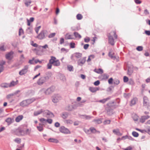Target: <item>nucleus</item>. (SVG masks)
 <instances>
[{"mask_svg":"<svg viewBox=\"0 0 150 150\" xmlns=\"http://www.w3.org/2000/svg\"><path fill=\"white\" fill-rule=\"evenodd\" d=\"M40 121L42 123H44L45 122H47L50 124L52 123V120L51 119H48L46 120L44 118H41L40 119Z\"/></svg>","mask_w":150,"mask_h":150,"instance_id":"nucleus-18","label":"nucleus"},{"mask_svg":"<svg viewBox=\"0 0 150 150\" xmlns=\"http://www.w3.org/2000/svg\"><path fill=\"white\" fill-rule=\"evenodd\" d=\"M82 53L79 52H76L71 55V59L72 60H74V57H75L77 59H79L82 57Z\"/></svg>","mask_w":150,"mask_h":150,"instance_id":"nucleus-13","label":"nucleus"},{"mask_svg":"<svg viewBox=\"0 0 150 150\" xmlns=\"http://www.w3.org/2000/svg\"><path fill=\"white\" fill-rule=\"evenodd\" d=\"M48 141L50 142H54L55 143H57L59 142V141L58 140L54 138L49 139H48Z\"/></svg>","mask_w":150,"mask_h":150,"instance_id":"nucleus-30","label":"nucleus"},{"mask_svg":"<svg viewBox=\"0 0 150 150\" xmlns=\"http://www.w3.org/2000/svg\"><path fill=\"white\" fill-rule=\"evenodd\" d=\"M23 118V115H19L16 118L15 120L16 122H18L21 121Z\"/></svg>","mask_w":150,"mask_h":150,"instance_id":"nucleus-22","label":"nucleus"},{"mask_svg":"<svg viewBox=\"0 0 150 150\" xmlns=\"http://www.w3.org/2000/svg\"><path fill=\"white\" fill-rule=\"evenodd\" d=\"M0 50L1 51H4L6 50L4 45H2L0 47Z\"/></svg>","mask_w":150,"mask_h":150,"instance_id":"nucleus-56","label":"nucleus"},{"mask_svg":"<svg viewBox=\"0 0 150 150\" xmlns=\"http://www.w3.org/2000/svg\"><path fill=\"white\" fill-rule=\"evenodd\" d=\"M74 35L75 38H78L80 39L81 38V35L77 32H74Z\"/></svg>","mask_w":150,"mask_h":150,"instance_id":"nucleus-33","label":"nucleus"},{"mask_svg":"<svg viewBox=\"0 0 150 150\" xmlns=\"http://www.w3.org/2000/svg\"><path fill=\"white\" fill-rule=\"evenodd\" d=\"M27 31L29 33H31L32 31L31 28L30 27H28L27 29Z\"/></svg>","mask_w":150,"mask_h":150,"instance_id":"nucleus-63","label":"nucleus"},{"mask_svg":"<svg viewBox=\"0 0 150 150\" xmlns=\"http://www.w3.org/2000/svg\"><path fill=\"white\" fill-rule=\"evenodd\" d=\"M81 116L82 117V118L83 119L85 118L86 120L90 119L92 117H93L91 116L90 115H82Z\"/></svg>","mask_w":150,"mask_h":150,"instance_id":"nucleus-29","label":"nucleus"},{"mask_svg":"<svg viewBox=\"0 0 150 150\" xmlns=\"http://www.w3.org/2000/svg\"><path fill=\"white\" fill-rule=\"evenodd\" d=\"M41 26H39L35 28V31L36 33L37 34L38 33V31H39L40 28H41Z\"/></svg>","mask_w":150,"mask_h":150,"instance_id":"nucleus-54","label":"nucleus"},{"mask_svg":"<svg viewBox=\"0 0 150 150\" xmlns=\"http://www.w3.org/2000/svg\"><path fill=\"white\" fill-rule=\"evenodd\" d=\"M56 35V33H51L48 35V38H51L54 37Z\"/></svg>","mask_w":150,"mask_h":150,"instance_id":"nucleus-46","label":"nucleus"},{"mask_svg":"<svg viewBox=\"0 0 150 150\" xmlns=\"http://www.w3.org/2000/svg\"><path fill=\"white\" fill-rule=\"evenodd\" d=\"M113 82V79L112 78H111L108 80V82L109 84H112Z\"/></svg>","mask_w":150,"mask_h":150,"instance_id":"nucleus-53","label":"nucleus"},{"mask_svg":"<svg viewBox=\"0 0 150 150\" xmlns=\"http://www.w3.org/2000/svg\"><path fill=\"white\" fill-rule=\"evenodd\" d=\"M81 14L79 13L76 16V19L78 20H80L83 18Z\"/></svg>","mask_w":150,"mask_h":150,"instance_id":"nucleus-39","label":"nucleus"},{"mask_svg":"<svg viewBox=\"0 0 150 150\" xmlns=\"http://www.w3.org/2000/svg\"><path fill=\"white\" fill-rule=\"evenodd\" d=\"M43 116L47 117H53L54 115L52 113L48 110H44L43 112Z\"/></svg>","mask_w":150,"mask_h":150,"instance_id":"nucleus-9","label":"nucleus"},{"mask_svg":"<svg viewBox=\"0 0 150 150\" xmlns=\"http://www.w3.org/2000/svg\"><path fill=\"white\" fill-rule=\"evenodd\" d=\"M55 90V87L54 86H51L48 88L46 90L44 88L42 89L40 91L39 94H41L44 93L45 95H48L53 92Z\"/></svg>","mask_w":150,"mask_h":150,"instance_id":"nucleus-2","label":"nucleus"},{"mask_svg":"<svg viewBox=\"0 0 150 150\" xmlns=\"http://www.w3.org/2000/svg\"><path fill=\"white\" fill-rule=\"evenodd\" d=\"M29 68V66L26 65L19 72V74L21 76L25 74L28 72Z\"/></svg>","mask_w":150,"mask_h":150,"instance_id":"nucleus-7","label":"nucleus"},{"mask_svg":"<svg viewBox=\"0 0 150 150\" xmlns=\"http://www.w3.org/2000/svg\"><path fill=\"white\" fill-rule=\"evenodd\" d=\"M84 41L85 42L88 43L90 41V39L89 37H87L84 39Z\"/></svg>","mask_w":150,"mask_h":150,"instance_id":"nucleus-45","label":"nucleus"},{"mask_svg":"<svg viewBox=\"0 0 150 150\" xmlns=\"http://www.w3.org/2000/svg\"><path fill=\"white\" fill-rule=\"evenodd\" d=\"M59 130L60 132L64 134H67L71 133L69 129L64 126H61L59 128Z\"/></svg>","mask_w":150,"mask_h":150,"instance_id":"nucleus-8","label":"nucleus"},{"mask_svg":"<svg viewBox=\"0 0 150 150\" xmlns=\"http://www.w3.org/2000/svg\"><path fill=\"white\" fill-rule=\"evenodd\" d=\"M47 78H48L47 77H41L37 81V84L39 85H42L46 82V80Z\"/></svg>","mask_w":150,"mask_h":150,"instance_id":"nucleus-12","label":"nucleus"},{"mask_svg":"<svg viewBox=\"0 0 150 150\" xmlns=\"http://www.w3.org/2000/svg\"><path fill=\"white\" fill-rule=\"evenodd\" d=\"M112 132L114 134L119 136H120L122 134L118 128L114 129L112 130Z\"/></svg>","mask_w":150,"mask_h":150,"instance_id":"nucleus-16","label":"nucleus"},{"mask_svg":"<svg viewBox=\"0 0 150 150\" xmlns=\"http://www.w3.org/2000/svg\"><path fill=\"white\" fill-rule=\"evenodd\" d=\"M5 121L8 125H9L13 122V119L11 118L8 117L6 119Z\"/></svg>","mask_w":150,"mask_h":150,"instance_id":"nucleus-26","label":"nucleus"},{"mask_svg":"<svg viewBox=\"0 0 150 150\" xmlns=\"http://www.w3.org/2000/svg\"><path fill=\"white\" fill-rule=\"evenodd\" d=\"M111 98L110 97H108L106 98L100 100L98 101V102L102 103H105L106 101L109 100Z\"/></svg>","mask_w":150,"mask_h":150,"instance_id":"nucleus-23","label":"nucleus"},{"mask_svg":"<svg viewBox=\"0 0 150 150\" xmlns=\"http://www.w3.org/2000/svg\"><path fill=\"white\" fill-rule=\"evenodd\" d=\"M14 52L12 51L8 52L5 55V57L6 59L9 60H11L13 58Z\"/></svg>","mask_w":150,"mask_h":150,"instance_id":"nucleus-11","label":"nucleus"},{"mask_svg":"<svg viewBox=\"0 0 150 150\" xmlns=\"http://www.w3.org/2000/svg\"><path fill=\"white\" fill-rule=\"evenodd\" d=\"M113 54L114 53L112 54L110 52L109 53L108 55L111 58L115 59H116V57L114 56Z\"/></svg>","mask_w":150,"mask_h":150,"instance_id":"nucleus-40","label":"nucleus"},{"mask_svg":"<svg viewBox=\"0 0 150 150\" xmlns=\"http://www.w3.org/2000/svg\"><path fill=\"white\" fill-rule=\"evenodd\" d=\"M143 104L144 106H147V107L149 106V100L146 96H144L143 97Z\"/></svg>","mask_w":150,"mask_h":150,"instance_id":"nucleus-14","label":"nucleus"},{"mask_svg":"<svg viewBox=\"0 0 150 150\" xmlns=\"http://www.w3.org/2000/svg\"><path fill=\"white\" fill-rule=\"evenodd\" d=\"M51 61L50 59L49 63L47 64V68L48 69H51L52 67V64L51 63Z\"/></svg>","mask_w":150,"mask_h":150,"instance_id":"nucleus-35","label":"nucleus"},{"mask_svg":"<svg viewBox=\"0 0 150 150\" xmlns=\"http://www.w3.org/2000/svg\"><path fill=\"white\" fill-rule=\"evenodd\" d=\"M110 120H106L104 121L103 123L104 125L109 124L110 123Z\"/></svg>","mask_w":150,"mask_h":150,"instance_id":"nucleus-49","label":"nucleus"},{"mask_svg":"<svg viewBox=\"0 0 150 150\" xmlns=\"http://www.w3.org/2000/svg\"><path fill=\"white\" fill-rule=\"evenodd\" d=\"M1 86L3 88H8L9 87V84L7 83H2L1 84Z\"/></svg>","mask_w":150,"mask_h":150,"instance_id":"nucleus-38","label":"nucleus"},{"mask_svg":"<svg viewBox=\"0 0 150 150\" xmlns=\"http://www.w3.org/2000/svg\"><path fill=\"white\" fill-rule=\"evenodd\" d=\"M43 112L42 109H41L38 111L35 112L34 113V115L35 116H37L39 115L40 114Z\"/></svg>","mask_w":150,"mask_h":150,"instance_id":"nucleus-32","label":"nucleus"},{"mask_svg":"<svg viewBox=\"0 0 150 150\" xmlns=\"http://www.w3.org/2000/svg\"><path fill=\"white\" fill-rule=\"evenodd\" d=\"M132 135L135 137H137L139 136V134L135 131H133L132 132Z\"/></svg>","mask_w":150,"mask_h":150,"instance_id":"nucleus-42","label":"nucleus"},{"mask_svg":"<svg viewBox=\"0 0 150 150\" xmlns=\"http://www.w3.org/2000/svg\"><path fill=\"white\" fill-rule=\"evenodd\" d=\"M133 72V70L130 67H128L127 71V74L128 75H131Z\"/></svg>","mask_w":150,"mask_h":150,"instance_id":"nucleus-36","label":"nucleus"},{"mask_svg":"<svg viewBox=\"0 0 150 150\" xmlns=\"http://www.w3.org/2000/svg\"><path fill=\"white\" fill-rule=\"evenodd\" d=\"M23 33V30L22 28H20L19 30V35H21Z\"/></svg>","mask_w":150,"mask_h":150,"instance_id":"nucleus-58","label":"nucleus"},{"mask_svg":"<svg viewBox=\"0 0 150 150\" xmlns=\"http://www.w3.org/2000/svg\"><path fill=\"white\" fill-rule=\"evenodd\" d=\"M114 101H111L107 104V105L109 107H111L113 106L112 104H114ZM106 110L107 111L108 114L110 115L112 114V110L110 107L106 108Z\"/></svg>","mask_w":150,"mask_h":150,"instance_id":"nucleus-6","label":"nucleus"},{"mask_svg":"<svg viewBox=\"0 0 150 150\" xmlns=\"http://www.w3.org/2000/svg\"><path fill=\"white\" fill-rule=\"evenodd\" d=\"M61 116L63 119H65L68 117V113L67 112H64L62 113Z\"/></svg>","mask_w":150,"mask_h":150,"instance_id":"nucleus-25","label":"nucleus"},{"mask_svg":"<svg viewBox=\"0 0 150 150\" xmlns=\"http://www.w3.org/2000/svg\"><path fill=\"white\" fill-rule=\"evenodd\" d=\"M48 47V45L47 44H45V45H44L43 46H39V48L40 49H41V48L46 49V48Z\"/></svg>","mask_w":150,"mask_h":150,"instance_id":"nucleus-52","label":"nucleus"},{"mask_svg":"<svg viewBox=\"0 0 150 150\" xmlns=\"http://www.w3.org/2000/svg\"><path fill=\"white\" fill-rule=\"evenodd\" d=\"M24 1L25 6L27 7L29 6L32 2L30 0H25Z\"/></svg>","mask_w":150,"mask_h":150,"instance_id":"nucleus-31","label":"nucleus"},{"mask_svg":"<svg viewBox=\"0 0 150 150\" xmlns=\"http://www.w3.org/2000/svg\"><path fill=\"white\" fill-rule=\"evenodd\" d=\"M66 122L67 124H71L73 123V121L70 120H66Z\"/></svg>","mask_w":150,"mask_h":150,"instance_id":"nucleus-57","label":"nucleus"},{"mask_svg":"<svg viewBox=\"0 0 150 150\" xmlns=\"http://www.w3.org/2000/svg\"><path fill=\"white\" fill-rule=\"evenodd\" d=\"M52 65L54 66H59L60 65V62L58 59H57L54 56H51L50 59Z\"/></svg>","mask_w":150,"mask_h":150,"instance_id":"nucleus-4","label":"nucleus"},{"mask_svg":"<svg viewBox=\"0 0 150 150\" xmlns=\"http://www.w3.org/2000/svg\"><path fill=\"white\" fill-rule=\"evenodd\" d=\"M35 100V99L34 98L25 100L21 102L20 103V105L23 107L27 106Z\"/></svg>","mask_w":150,"mask_h":150,"instance_id":"nucleus-3","label":"nucleus"},{"mask_svg":"<svg viewBox=\"0 0 150 150\" xmlns=\"http://www.w3.org/2000/svg\"><path fill=\"white\" fill-rule=\"evenodd\" d=\"M113 83L116 85H118L120 83V81L118 79H115L113 81Z\"/></svg>","mask_w":150,"mask_h":150,"instance_id":"nucleus-51","label":"nucleus"},{"mask_svg":"<svg viewBox=\"0 0 150 150\" xmlns=\"http://www.w3.org/2000/svg\"><path fill=\"white\" fill-rule=\"evenodd\" d=\"M47 31L45 30H42L37 36V38L39 39H43L45 38V35Z\"/></svg>","mask_w":150,"mask_h":150,"instance_id":"nucleus-10","label":"nucleus"},{"mask_svg":"<svg viewBox=\"0 0 150 150\" xmlns=\"http://www.w3.org/2000/svg\"><path fill=\"white\" fill-rule=\"evenodd\" d=\"M100 83V82L99 80H97L94 82V84L96 86L98 85Z\"/></svg>","mask_w":150,"mask_h":150,"instance_id":"nucleus-59","label":"nucleus"},{"mask_svg":"<svg viewBox=\"0 0 150 150\" xmlns=\"http://www.w3.org/2000/svg\"><path fill=\"white\" fill-rule=\"evenodd\" d=\"M102 78L103 79L106 80L109 77V76L106 74H103L102 76Z\"/></svg>","mask_w":150,"mask_h":150,"instance_id":"nucleus-41","label":"nucleus"},{"mask_svg":"<svg viewBox=\"0 0 150 150\" xmlns=\"http://www.w3.org/2000/svg\"><path fill=\"white\" fill-rule=\"evenodd\" d=\"M150 117V116L148 115L142 116L140 119V122L141 123H143L146 120L149 119Z\"/></svg>","mask_w":150,"mask_h":150,"instance_id":"nucleus-17","label":"nucleus"},{"mask_svg":"<svg viewBox=\"0 0 150 150\" xmlns=\"http://www.w3.org/2000/svg\"><path fill=\"white\" fill-rule=\"evenodd\" d=\"M137 101V98L136 97L134 98L130 101L131 105H135Z\"/></svg>","mask_w":150,"mask_h":150,"instance_id":"nucleus-24","label":"nucleus"},{"mask_svg":"<svg viewBox=\"0 0 150 150\" xmlns=\"http://www.w3.org/2000/svg\"><path fill=\"white\" fill-rule=\"evenodd\" d=\"M86 61V57L82 58L81 59H79L77 61V64L79 65L82 66Z\"/></svg>","mask_w":150,"mask_h":150,"instance_id":"nucleus-15","label":"nucleus"},{"mask_svg":"<svg viewBox=\"0 0 150 150\" xmlns=\"http://www.w3.org/2000/svg\"><path fill=\"white\" fill-rule=\"evenodd\" d=\"M89 90L92 93H94L99 90V88L98 87H90L89 88Z\"/></svg>","mask_w":150,"mask_h":150,"instance_id":"nucleus-19","label":"nucleus"},{"mask_svg":"<svg viewBox=\"0 0 150 150\" xmlns=\"http://www.w3.org/2000/svg\"><path fill=\"white\" fill-rule=\"evenodd\" d=\"M73 109V107L71 105H68L66 107V109L69 111H71Z\"/></svg>","mask_w":150,"mask_h":150,"instance_id":"nucleus-28","label":"nucleus"},{"mask_svg":"<svg viewBox=\"0 0 150 150\" xmlns=\"http://www.w3.org/2000/svg\"><path fill=\"white\" fill-rule=\"evenodd\" d=\"M93 122H96V124H100L102 123V121L100 119H94L93 120Z\"/></svg>","mask_w":150,"mask_h":150,"instance_id":"nucleus-37","label":"nucleus"},{"mask_svg":"<svg viewBox=\"0 0 150 150\" xmlns=\"http://www.w3.org/2000/svg\"><path fill=\"white\" fill-rule=\"evenodd\" d=\"M136 49L138 51H142L143 49V47L142 46H139L136 48Z\"/></svg>","mask_w":150,"mask_h":150,"instance_id":"nucleus-50","label":"nucleus"},{"mask_svg":"<svg viewBox=\"0 0 150 150\" xmlns=\"http://www.w3.org/2000/svg\"><path fill=\"white\" fill-rule=\"evenodd\" d=\"M70 46L71 48H74L75 47V43L74 42L70 43Z\"/></svg>","mask_w":150,"mask_h":150,"instance_id":"nucleus-48","label":"nucleus"},{"mask_svg":"<svg viewBox=\"0 0 150 150\" xmlns=\"http://www.w3.org/2000/svg\"><path fill=\"white\" fill-rule=\"evenodd\" d=\"M18 83V81L17 80L16 81H12L10 83V84H9V87H11V86H14L15 85H16Z\"/></svg>","mask_w":150,"mask_h":150,"instance_id":"nucleus-34","label":"nucleus"},{"mask_svg":"<svg viewBox=\"0 0 150 150\" xmlns=\"http://www.w3.org/2000/svg\"><path fill=\"white\" fill-rule=\"evenodd\" d=\"M90 131L91 133L95 134L96 133H100V132L99 131L97 130L95 128L93 127H91L90 128Z\"/></svg>","mask_w":150,"mask_h":150,"instance_id":"nucleus-21","label":"nucleus"},{"mask_svg":"<svg viewBox=\"0 0 150 150\" xmlns=\"http://www.w3.org/2000/svg\"><path fill=\"white\" fill-rule=\"evenodd\" d=\"M89 45L88 44H86L84 45L83 48L85 50L87 49L89 47Z\"/></svg>","mask_w":150,"mask_h":150,"instance_id":"nucleus-62","label":"nucleus"},{"mask_svg":"<svg viewBox=\"0 0 150 150\" xmlns=\"http://www.w3.org/2000/svg\"><path fill=\"white\" fill-rule=\"evenodd\" d=\"M52 101L55 103L58 102L59 100L62 99L61 96L58 94H54L52 97Z\"/></svg>","mask_w":150,"mask_h":150,"instance_id":"nucleus-5","label":"nucleus"},{"mask_svg":"<svg viewBox=\"0 0 150 150\" xmlns=\"http://www.w3.org/2000/svg\"><path fill=\"white\" fill-rule=\"evenodd\" d=\"M14 141L15 142L19 144L21 143V140L20 139L17 138L15 139Z\"/></svg>","mask_w":150,"mask_h":150,"instance_id":"nucleus-47","label":"nucleus"},{"mask_svg":"<svg viewBox=\"0 0 150 150\" xmlns=\"http://www.w3.org/2000/svg\"><path fill=\"white\" fill-rule=\"evenodd\" d=\"M144 13L145 14V15H147L149 14V12L147 9H146L144 11Z\"/></svg>","mask_w":150,"mask_h":150,"instance_id":"nucleus-61","label":"nucleus"},{"mask_svg":"<svg viewBox=\"0 0 150 150\" xmlns=\"http://www.w3.org/2000/svg\"><path fill=\"white\" fill-rule=\"evenodd\" d=\"M146 133H148L150 135V127L147 128L146 129Z\"/></svg>","mask_w":150,"mask_h":150,"instance_id":"nucleus-64","label":"nucleus"},{"mask_svg":"<svg viewBox=\"0 0 150 150\" xmlns=\"http://www.w3.org/2000/svg\"><path fill=\"white\" fill-rule=\"evenodd\" d=\"M65 39L66 40L74 39L73 35L69 34L68 33L65 35Z\"/></svg>","mask_w":150,"mask_h":150,"instance_id":"nucleus-20","label":"nucleus"},{"mask_svg":"<svg viewBox=\"0 0 150 150\" xmlns=\"http://www.w3.org/2000/svg\"><path fill=\"white\" fill-rule=\"evenodd\" d=\"M132 148L131 146H129L124 149V150H132Z\"/></svg>","mask_w":150,"mask_h":150,"instance_id":"nucleus-60","label":"nucleus"},{"mask_svg":"<svg viewBox=\"0 0 150 150\" xmlns=\"http://www.w3.org/2000/svg\"><path fill=\"white\" fill-rule=\"evenodd\" d=\"M93 71L98 74H102L103 72V71L101 69H95Z\"/></svg>","mask_w":150,"mask_h":150,"instance_id":"nucleus-27","label":"nucleus"},{"mask_svg":"<svg viewBox=\"0 0 150 150\" xmlns=\"http://www.w3.org/2000/svg\"><path fill=\"white\" fill-rule=\"evenodd\" d=\"M67 69L69 71H73V67L71 65L68 66Z\"/></svg>","mask_w":150,"mask_h":150,"instance_id":"nucleus-43","label":"nucleus"},{"mask_svg":"<svg viewBox=\"0 0 150 150\" xmlns=\"http://www.w3.org/2000/svg\"><path fill=\"white\" fill-rule=\"evenodd\" d=\"M128 78L126 76H124L123 77V81L124 82H127L128 81Z\"/></svg>","mask_w":150,"mask_h":150,"instance_id":"nucleus-55","label":"nucleus"},{"mask_svg":"<svg viewBox=\"0 0 150 150\" xmlns=\"http://www.w3.org/2000/svg\"><path fill=\"white\" fill-rule=\"evenodd\" d=\"M37 127L38 130L40 132H42L43 130V127L37 126Z\"/></svg>","mask_w":150,"mask_h":150,"instance_id":"nucleus-44","label":"nucleus"},{"mask_svg":"<svg viewBox=\"0 0 150 150\" xmlns=\"http://www.w3.org/2000/svg\"><path fill=\"white\" fill-rule=\"evenodd\" d=\"M113 34L115 39H117V36L116 34V32L115 30L111 32L108 35V42L112 45H113L115 44L114 39L112 36Z\"/></svg>","mask_w":150,"mask_h":150,"instance_id":"nucleus-1","label":"nucleus"}]
</instances>
